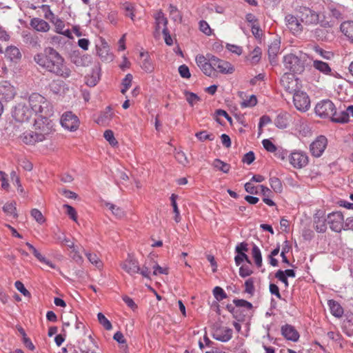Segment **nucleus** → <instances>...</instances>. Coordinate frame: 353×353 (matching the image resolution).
<instances>
[{"label": "nucleus", "instance_id": "nucleus-14", "mask_svg": "<svg viewBox=\"0 0 353 353\" xmlns=\"http://www.w3.org/2000/svg\"><path fill=\"white\" fill-rule=\"evenodd\" d=\"M212 65L214 72H218L223 74H232L234 71V67L229 62L220 59L213 55Z\"/></svg>", "mask_w": 353, "mask_h": 353}, {"label": "nucleus", "instance_id": "nucleus-38", "mask_svg": "<svg viewBox=\"0 0 353 353\" xmlns=\"http://www.w3.org/2000/svg\"><path fill=\"white\" fill-rule=\"evenodd\" d=\"M326 223L327 219L323 217H316L314 218V228L319 232H323L326 230Z\"/></svg>", "mask_w": 353, "mask_h": 353}, {"label": "nucleus", "instance_id": "nucleus-31", "mask_svg": "<svg viewBox=\"0 0 353 353\" xmlns=\"http://www.w3.org/2000/svg\"><path fill=\"white\" fill-rule=\"evenodd\" d=\"M54 25L55 27L56 32L66 36L68 37H70L71 32L69 29L65 28V23L62 20L57 19L54 21Z\"/></svg>", "mask_w": 353, "mask_h": 353}, {"label": "nucleus", "instance_id": "nucleus-64", "mask_svg": "<svg viewBox=\"0 0 353 353\" xmlns=\"http://www.w3.org/2000/svg\"><path fill=\"white\" fill-rule=\"evenodd\" d=\"M259 187H255L254 184L250 181L248 182L245 184V190L247 192L252 194H256L259 193Z\"/></svg>", "mask_w": 353, "mask_h": 353}, {"label": "nucleus", "instance_id": "nucleus-26", "mask_svg": "<svg viewBox=\"0 0 353 353\" xmlns=\"http://www.w3.org/2000/svg\"><path fill=\"white\" fill-rule=\"evenodd\" d=\"M280 50V42L278 41H274L268 46V57L271 63L275 62L276 57L279 53Z\"/></svg>", "mask_w": 353, "mask_h": 353}, {"label": "nucleus", "instance_id": "nucleus-19", "mask_svg": "<svg viewBox=\"0 0 353 353\" xmlns=\"http://www.w3.org/2000/svg\"><path fill=\"white\" fill-rule=\"evenodd\" d=\"M285 21L286 26L293 34H299L303 31V26L295 16L288 14L285 16Z\"/></svg>", "mask_w": 353, "mask_h": 353}, {"label": "nucleus", "instance_id": "nucleus-34", "mask_svg": "<svg viewBox=\"0 0 353 353\" xmlns=\"http://www.w3.org/2000/svg\"><path fill=\"white\" fill-rule=\"evenodd\" d=\"M3 212L8 216L16 218L17 216L16 203L14 202H8L3 207Z\"/></svg>", "mask_w": 353, "mask_h": 353}, {"label": "nucleus", "instance_id": "nucleus-27", "mask_svg": "<svg viewBox=\"0 0 353 353\" xmlns=\"http://www.w3.org/2000/svg\"><path fill=\"white\" fill-rule=\"evenodd\" d=\"M290 115L287 112L280 113L274 121L275 125L280 129H285L288 127Z\"/></svg>", "mask_w": 353, "mask_h": 353}, {"label": "nucleus", "instance_id": "nucleus-3", "mask_svg": "<svg viewBox=\"0 0 353 353\" xmlns=\"http://www.w3.org/2000/svg\"><path fill=\"white\" fill-rule=\"evenodd\" d=\"M31 109V112L37 119L35 120L43 119L48 120V117L53 114V108L51 103L43 95L34 92L32 93L27 102Z\"/></svg>", "mask_w": 353, "mask_h": 353}, {"label": "nucleus", "instance_id": "nucleus-15", "mask_svg": "<svg viewBox=\"0 0 353 353\" xmlns=\"http://www.w3.org/2000/svg\"><path fill=\"white\" fill-rule=\"evenodd\" d=\"M120 265L125 272L131 276L139 273L140 271L138 261L130 255L121 263Z\"/></svg>", "mask_w": 353, "mask_h": 353}, {"label": "nucleus", "instance_id": "nucleus-21", "mask_svg": "<svg viewBox=\"0 0 353 353\" xmlns=\"http://www.w3.org/2000/svg\"><path fill=\"white\" fill-rule=\"evenodd\" d=\"M282 335L287 339L292 341H297L299 338V334L296 329L288 324L281 327Z\"/></svg>", "mask_w": 353, "mask_h": 353}, {"label": "nucleus", "instance_id": "nucleus-55", "mask_svg": "<svg viewBox=\"0 0 353 353\" xmlns=\"http://www.w3.org/2000/svg\"><path fill=\"white\" fill-rule=\"evenodd\" d=\"M125 17H130L132 21H134V6L128 3L123 5Z\"/></svg>", "mask_w": 353, "mask_h": 353}, {"label": "nucleus", "instance_id": "nucleus-10", "mask_svg": "<svg viewBox=\"0 0 353 353\" xmlns=\"http://www.w3.org/2000/svg\"><path fill=\"white\" fill-rule=\"evenodd\" d=\"M61 126L70 132L76 131L80 124V121L77 116L72 112H64L61 117Z\"/></svg>", "mask_w": 353, "mask_h": 353}, {"label": "nucleus", "instance_id": "nucleus-17", "mask_svg": "<svg viewBox=\"0 0 353 353\" xmlns=\"http://www.w3.org/2000/svg\"><path fill=\"white\" fill-rule=\"evenodd\" d=\"M213 337L217 341L227 342L232 337V330L225 326L216 327L214 330Z\"/></svg>", "mask_w": 353, "mask_h": 353}, {"label": "nucleus", "instance_id": "nucleus-56", "mask_svg": "<svg viewBox=\"0 0 353 353\" xmlns=\"http://www.w3.org/2000/svg\"><path fill=\"white\" fill-rule=\"evenodd\" d=\"M233 303L238 307H245L248 310H251L252 307V303L244 299H234Z\"/></svg>", "mask_w": 353, "mask_h": 353}, {"label": "nucleus", "instance_id": "nucleus-22", "mask_svg": "<svg viewBox=\"0 0 353 353\" xmlns=\"http://www.w3.org/2000/svg\"><path fill=\"white\" fill-rule=\"evenodd\" d=\"M5 57L10 61L17 63L21 59V53L17 47L10 46L6 48L5 50Z\"/></svg>", "mask_w": 353, "mask_h": 353}, {"label": "nucleus", "instance_id": "nucleus-53", "mask_svg": "<svg viewBox=\"0 0 353 353\" xmlns=\"http://www.w3.org/2000/svg\"><path fill=\"white\" fill-rule=\"evenodd\" d=\"M213 294L214 298L219 301H222L227 297V294L225 291L219 286H216L214 288Z\"/></svg>", "mask_w": 353, "mask_h": 353}, {"label": "nucleus", "instance_id": "nucleus-40", "mask_svg": "<svg viewBox=\"0 0 353 353\" xmlns=\"http://www.w3.org/2000/svg\"><path fill=\"white\" fill-rule=\"evenodd\" d=\"M313 66L318 70L324 72L325 74L329 73L331 71V69L328 64L325 62L315 60L313 62Z\"/></svg>", "mask_w": 353, "mask_h": 353}, {"label": "nucleus", "instance_id": "nucleus-57", "mask_svg": "<svg viewBox=\"0 0 353 353\" xmlns=\"http://www.w3.org/2000/svg\"><path fill=\"white\" fill-rule=\"evenodd\" d=\"M175 158L176 161L183 165H186L189 163L185 154L182 151L176 152L175 153Z\"/></svg>", "mask_w": 353, "mask_h": 353}, {"label": "nucleus", "instance_id": "nucleus-5", "mask_svg": "<svg viewBox=\"0 0 353 353\" xmlns=\"http://www.w3.org/2000/svg\"><path fill=\"white\" fill-rule=\"evenodd\" d=\"M302 56L288 54L283 57V63L286 70L296 74L302 73L305 70V60Z\"/></svg>", "mask_w": 353, "mask_h": 353}, {"label": "nucleus", "instance_id": "nucleus-37", "mask_svg": "<svg viewBox=\"0 0 353 353\" xmlns=\"http://www.w3.org/2000/svg\"><path fill=\"white\" fill-rule=\"evenodd\" d=\"M212 165L216 170H219L224 173H228L230 169V165L228 163H225L219 159H216L213 161Z\"/></svg>", "mask_w": 353, "mask_h": 353}, {"label": "nucleus", "instance_id": "nucleus-9", "mask_svg": "<svg viewBox=\"0 0 353 353\" xmlns=\"http://www.w3.org/2000/svg\"><path fill=\"white\" fill-rule=\"evenodd\" d=\"M295 108L301 112H306L310 108V99L307 94L303 91H295L293 96Z\"/></svg>", "mask_w": 353, "mask_h": 353}, {"label": "nucleus", "instance_id": "nucleus-25", "mask_svg": "<svg viewBox=\"0 0 353 353\" xmlns=\"http://www.w3.org/2000/svg\"><path fill=\"white\" fill-rule=\"evenodd\" d=\"M30 26L38 32H46L50 30L48 23L39 18H33L30 21Z\"/></svg>", "mask_w": 353, "mask_h": 353}, {"label": "nucleus", "instance_id": "nucleus-58", "mask_svg": "<svg viewBox=\"0 0 353 353\" xmlns=\"http://www.w3.org/2000/svg\"><path fill=\"white\" fill-rule=\"evenodd\" d=\"M262 144L264 148L269 152L273 153L276 150L277 147L270 139H263Z\"/></svg>", "mask_w": 353, "mask_h": 353}, {"label": "nucleus", "instance_id": "nucleus-32", "mask_svg": "<svg viewBox=\"0 0 353 353\" xmlns=\"http://www.w3.org/2000/svg\"><path fill=\"white\" fill-rule=\"evenodd\" d=\"M331 119L332 121L336 123H347L350 119L349 113H347V112L345 111H341L339 113H337L336 110H334V114L332 116Z\"/></svg>", "mask_w": 353, "mask_h": 353}, {"label": "nucleus", "instance_id": "nucleus-29", "mask_svg": "<svg viewBox=\"0 0 353 353\" xmlns=\"http://www.w3.org/2000/svg\"><path fill=\"white\" fill-rule=\"evenodd\" d=\"M327 305L330 307L331 313L337 317H340L343 314V310L341 305L334 300H329Z\"/></svg>", "mask_w": 353, "mask_h": 353}, {"label": "nucleus", "instance_id": "nucleus-24", "mask_svg": "<svg viewBox=\"0 0 353 353\" xmlns=\"http://www.w3.org/2000/svg\"><path fill=\"white\" fill-rule=\"evenodd\" d=\"M26 245L29 250L32 252L34 256L42 263H44L51 268L52 269H57V266L52 261L44 257L32 244L27 242Z\"/></svg>", "mask_w": 353, "mask_h": 353}, {"label": "nucleus", "instance_id": "nucleus-36", "mask_svg": "<svg viewBox=\"0 0 353 353\" xmlns=\"http://www.w3.org/2000/svg\"><path fill=\"white\" fill-rule=\"evenodd\" d=\"M168 11L172 20L180 23L182 21V14L175 6L170 4L168 8Z\"/></svg>", "mask_w": 353, "mask_h": 353}, {"label": "nucleus", "instance_id": "nucleus-8", "mask_svg": "<svg viewBox=\"0 0 353 353\" xmlns=\"http://www.w3.org/2000/svg\"><path fill=\"white\" fill-rule=\"evenodd\" d=\"M34 116L28 103L24 104L19 103L15 106L12 112V117L19 122L28 121Z\"/></svg>", "mask_w": 353, "mask_h": 353}, {"label": "nucleus", "instance_id": "nucleus-23", "mask_svg": "<svg viewBox=\"0 0 353 353\" xmlns=\"http://www.w3.org/2000/svg\"><path fill=\"white\" fill-rule=\"evenodd\" d=\"M155 19V28L157 32L160 30L163 31L164 29H168V19L162 11L159 10L154 14Z\"/></svg>", "mask_w": 353, "mask_h": 353}, {"label": "nucleus", "instance_id": "nucleus-6", "mask_svg": "<svg viewBox=\"0 0 353 353\" xmlns=\"http://www.w3.org/2000/svg\"><path fill=\"white\" fill-rule=\"evenodd\" d=\"M290 164L295 169H302L309 163L307 154L301 150H294L288 156Z\"/></svg>", "mask_w": 353, "mask_h": 353}, {"label": "nucleus", "instance_id": "nucleus-30", "mask_svg": "<svg viewBox=\"0 0 353 353\" xmlns=\"http://www.w3.org/2000/svg\"><path fill=\"white\" fill-rule=\"evenodd\" d=\"M140 55L141 57L145 56L141 65V68L148 73L152 72L154 70V66L148 53L141 52Z\"/></svg>", "mask_w": 353, "mask_h": 353}, {"label": "nucleus", "instance_id": "nucleus-20", "mask_svg": "<svg viewBox=\"0 0 353 353\" xmlns=\"http://www.w3.org/2000/svg\"><path fill=\"white\" fill-rule=\"evenodd\" d=\"M281 83L289 92L296 91L295 86L296 85V80L294 79L293 74L285 73L281 79Z\"/></svg>", "mask_w": 353, "mask_h": 353}, {"label": "nucleus", "instance_id": "nucleus-60", "mask_svg": "<svg viewBox=\"0 0 353 353\" xmlns=\"http://www.w3.org/2000/svg\"><path fill=\"white\" fill-rule=\"evenodd\" d=\"M14 286L15 288L17 289V290H19L23 295H24L25 296H30V293L29 292V291L25 288L24 285L23 284L22 282H21L20 281H17L15 283H14Z\"/></svg>", "mask_w": 353, "mask_h": 353}, {"label": "nucleus", "instance_id": "nucleus-54", "mask_svg": "<svg viewBox=\"0 0 353 353\" xmlns=\"http://www.w3.org/2000/svg\"><path fill=\"white\" fill-rule=\"evenodd\" d=\"M63 208L66 209V214L72 219L74 221H77V213L76 210L70 205L64 204Z\"/></svg>", "mask_w": 353, "mask_h": 353}, {"label": "nucleus", "instance_id": "nucleus-39", "mask_svg": "<svg viewBox=\"0 0 353 353\" xmlns=\"http://www.w3.org/2000/svg\"><path fill=\"white\" fill-rule=\"evenodd\" d=\"M257 103V99L256 97L254 94L249 96L248 99H243L240 103V106L241 108H252L256 105Z\"/></svg>", "mask_w": 353, "mask_h": 353}, {"label": "nucleus", "instance_id": "nucleus-50", "mask_svg": "<svg viewBox=\"0 0 353 353\" xmlns=\"http://www.w3.org/2000/svg\"><path fill=\"white\" fill-rule=\"evenodd\" d=\"M30 214L33 219L39 224L43 223L46 221L41 212L37 209H32L30 212Z\"/></svg>", "mask_w": 353, "mask_h": 353}, {"label": "nucleus", "instance_id": "nucleus-52", "mask_svg": "<svg viewBox=\"0 0 353 353\" xmlns=\"http://www.w3.org/2000/svg\"><path fill=\"white\" fill-rule=\"evenodd\" d=\"M196 137L201 141H205L206 140L213 141L214 136L213 134H208L206 131H201L196 132L195 134Z\"/></svg>", "mask_w": 353, "mask_h": 353}, {"label": "nucleus", "instance_id": "nucleus-62", "mask_svg": "<svg viewBox=\"0 0 353 353\" xmlns=\"http://www.w3.org/2000/svg\"><path fill=\"white\" fill-rule=\"evenodd\" d=\"M179 72L183 78L189 79L191 77L189 68L185 64L179 67Z\"/></svg>", "mask_w": 353, "mask_h": 353}, {"label": "nucleus", "instance_id": "nucleus-51", "mask_svg": "<svg viewBox=\"0 0 353 353\" xmlns=\"http://www.w3.org/2000/svg\"><path fill=\"white\" fill-rule=\"evenodd\" d=\"M261 50L260 48H255L250 54V60L252 63H256L261 59Z\"/></svg>", "mask_w": 353, "mask_h": 353}, {"label": "nucleus", "instance_id": "nucleus-46", "mask_svg": "<svg viewBox=\"0 0 353 353\" xmlns=\"http://www.w3.org/2000/svg\"><path fill=\"white\" fill-rule=\"evenodd\" d=\"M114 116V112H112V108L108 106L106 108L105 111L103 112V114L101 115V117L99 118V121H101L102 123H105L108 121H110Z\"/></svg>", "mask_w": 353, "mask_h": 353}, {"label": "nucleus", "instance_id": "nucleus-4", "mask_svg": "<svg viewBox=\"0 0 353 353\" xmlns=\"http://www.w3.org/2000/svg\"><path fill=\"white\" fill-rule=\"evenodd\" d=\"M298 17L301 23L305 26H316L320 23L321 26L327 28L332 26L331 21L321 19V14L307 7H301Z\"/></svg>", "mask_w": 353, "mask_h": 353}, {"label": "nucleus", "instance_id": "nucleus-44", "mask_svg": "<svg viewBox=\"0 0 353 353\" xmlns=\"http://www.w3.org/2000/svg\"><path fill=\"white\" fill-rule=\"evenodd\" d=\"M62 243L67 245L68 248L72 249V252L74 253L72 257L74 259H81V256L79 254V252L72 241H71L69 239L64 237Z\"/></svg>", "mask_w": 353, "mask_h": 353}, {"label": "nucleus", "instance_id": "nucleus-33", "mask_svg": "<svg viewBox=\"0 0 353 353\" xmlns=\"http://www.w3.org/2000/svg\"><path fill=\"white\" fill-rule=\"evenodd\" d=\"M178 198V195L175 194H172L170 196L171 205L173 208V212L174 213V221L176 223H179L181 221V217L180 215V212L176 203V199Z\"/></svg>", "mask_w": 353, "mask_h": 353}, {"label": "nucleus", "instance_id": "nucleus-13", "mask_svg": "<svg viewBox=\"0 0 353 353\" xmlns=\"http://www.w3.org/2000/svg\"><path fill=\"white\" fill-rule=\"evenodd\" d=\"M327 141L325 137H318L310 145V152L315 157H319L322 155L326 148Z\"/></svg>", "mask_w": 353, "mask_h": 353}, {"label": "nucleus", "instance_id": "nucleus-48", "mask_svg": "<svg viewBox=\"0 0 353 353\" xmlns=\"http://www.w3.org/2000/svg\"><path fill=\"white\" fill-rule=\"evenodd\" d=\"M103 137L107 141L109 142V143L112 146H116L118 144V141L114 137V133L110 130H107L104 132Z\"/></svg>", "mask_w": 353, "mask_h": 353}, {"label": "nucleus", "instance_id": "nucleus-45", "mask_svg": "<svg viewBox=\"0 0 353 353\" xmlns=\"http://www.w3.org/2000/svg\"><path fill=\"white\" fill-rule=\"evenodd\" d=\"M184 95L186 101L192 107L200 100V98L193 92L185 91Z\"/></svg>", "mask_w": 353, "mask_h": 353}, {"label": "nucleus", "instance_id": "nucleus-41", "mask_svg": "<svg viewBox=\"0 0 353 353\" xmlns=\"http://www.w3.org/2000/svg\"><path fill=\"white\" fill-rule=\"evenodd\" d=\"M133 77L131 74H127L125 77V78L122 81V85L123 88L121 90V92L123 94H125L126 92L128 90V89L132 85V81Z\"/></svg>", "mask_w": 353, "mask_h": 353}, {"label": "nucleus", "instance_id": "nucleus-63", "mask_svg": "<svg viewBox=\"0 0 353 353\" xmlns=\"http://www.w3.org/2000/svg\"><path fill=\"white\" fill-rule=\"evenodd\" d=\"M168 273H169L168 268L166 267H161L159 265H155L153 267V274L154 275L168 274Z\"/></svg>", "mask_w": 353, "mask_h": 353}, {"label": "nucleus", "instance_id": "nucleus-61", "mask_svg": "<svg viewBox=\"0 0 353 353\" xmlns=\"http://www.w3.org/2000/svg\"><path fill=\"white\" fill-rule=\"evenodd\" d=\"M199 29L206 35L209 36L212 34V29L205 21L202 20L199 22Z\"/></svg>", "mask_w": 353, "mask_h": 353}, {"label": "nucleus", "instance_id": "nucleus-35", "mask_svg": "<svg viewBox=\"0 0 353 353\" xmlns=\"http://www.w3.org/2000/svg\"><path fill=\"white\" fill-rule=\"evenodd\" d=\"M252 256L254 259V263L258 268L262 266V256L259 247L254 245L252 249Z\"/></svg>", "mask_w": 353, "mask_h": 353}, {"label": "nucleus", "instance_id": "nucleus-11", "mask_svg": "<svg viewBox=\"0 0 353 353\" xmlns=\"http://www.w3.org/2000/svg\"><path fill=\"white\" fill-rule=\"evenodd\" d=\"M334 110L335 106L330 100L322 101L315 107L316 114L321 118H331Z\"/></svg>", "mask_w": 353, "mask_h": 353}, {"label": "nucleus", "instance_id": "nucleus-49", "mask_svg": "<svg viewBox=\"0 0 353 353\" xmlns=\"http://www.w3.org/2000/svg\"><path fill=\"white\" fill-rule=\"evenodd\" d=\"M89 261L94 265L97 268H100L102 267V262L97 256L96 254L94 253H86L85 254Z\"/></svg>", "mask_w": 353, "mask_h": 353}, {"label": "nucleus", "instance_id": "nucleus-59", "mask_svg": "<svg viewBox=\"0 0 353 353\" xmlns=\"http://www.w3.org/2000/svg\"><path fill=\"white\" fill-rule=\"evenodd\" d=\"M254 279L252 278H250L245 282V292L250 294H253L254 292Z\"/></svg>", "mask_w": 353, "mask_h": 353}, {"label": "nucleus", "instance_id": "nucleus-16", "mask_svg": "<svg viewBox=\"0 0 353 353\" xmlns=\"http://www.w3.org/2000/svg\"><path fill=\"white\" fill-rule=\"evenodd\" d=\"M97 52L103 61H112L113 55L110 52V47L104 39L100 38L99 43L96 45Z\"/></svg>", "mask_w": 353, "mask_h": 353}, {"label": "nucleus", "instance_id": "nucleus-43", "mask_svg": "<svg viewBox=\"0 0 353 353\" xmlns=\"http://www.w3.org/2000/svg\"><path fill=\"white\" fill-rule=\"evenodd\" d=\"M270 185L276 192H281L283 190V185L281 180L277 177H272L270 179Z\"/></svg>", "mask_w": 353, "mask_h": 353}, {"label": "nucleus", "instance_id": "nucleus-18", "mask_svg": "<svg viewBox=\"0 0 353 353\" xmlns=\"http://www.w3.org/2000/svg\"><path fill=\"white\" fill-rule=\"evenodd\" d=\"M16 94L13 85L8 81L0 82V96L6 101L12 99Z\"/></svg>", "mask_w": 353, "mask_h": 353}, {"label": "nucleus", "instance_id": "nucleus-28", "mask_svg": "<svg viewBox=\"0 0 353 353\" xmlns=\"http://www.w3.org/2000/svg\"><path fill=\"white\" fill-rule=\"evenodd\" d=\"M341 30L351 41L353 42V21H345L341 25Z\"/></svg>", "mask_w": 353, "mask_h": 353}, {"label": "nucleus", "instance_id": "nucleus-47", "mask_svg": "<svg viewBox=\"0 0 353 353\" xmlns=\"http://www.w3.org/2000/svg\"><path fill=\"white\" fill-rule=\"evenodd\" d=\"M97 319L101 325L107 330H110L112 328V325L110 321L104 316L103 314L99 312L97 314Z\"/></svg>", "mask_w": 353, "mask_h": 353}, {"label": "nucleus", "instance_id": "nucleus-7", "mask_svg": "<svg viewBox=\"0 0 353 353\" xmlns=\"http://www.w3.org/2000/svg\"><path fill=\"white\" fill-rule=\"evenodd\" d=\"M212 59L213 55L211 54H207L206 56L199 54L195 59L197 65L208 77L214 75Z\"/></svg>", "mask_w": 353, "mask_h": 353}, {"label": "nucleus", "instance_id": "nucleus-1", "mask_svg": "<svg viewBox=\"0 0 353 353\" xmlns=\"http://www.w3.org/2000/svg\"><path fill=\"white\" fill-rule=\"evenodd\" d=\"M34 59L39 65L57 76L67 79L71 75L72 71L63 58L52 48L46 50L45 54L35 55Z\"/></svg>", "mask_w": 353, "mask_h": 353}, {"label": "nucleus", "instance_id": "nucleus-42", "mask_svg": "<svg viewBox=\"0 0 353 353\" xmlns=\"http://www.w3.org/2000/svg\"><path fill=\"white\" fill-rule=\"evenodd\" d=\"M106 206L112 212V214L117 218L121 219L124 216L125 212L121 208L112 204V203H107Z\"/></svg>", "mask_w": 353, "mask_h": 353}, {"label": "nucleus", "instance_id": "nucleus-2", "mask_svg": "<svg viewBox=\"0 0 353 353\" xmlns=\"http://www.w3.org/2000/svg\"><path fill=\"white\" fill-rule=\"evenodd\" d=\"M51 128L50 122L48 120H35L34 130L23 132L20 136V139L26 145H34L46 139V136L50 134L52 131Z\"/></svg>", "mask_w": 353, "mask_h": 353}, {"label": "nucleus", "instance_id": "nucleus-12", "mask_svg": "<svg viewBox=\"0 0 353 353\" xmlns=\"http://www.w3.org/2000/svg\"><path fill=\"white\" fill-rule=\"evenodd\" d=\"M327 223L332 230L340 232L343 228L344 217L341 212L330 213L327 217Z\"/></svg>", "mask_w": 353, "mask_h": 353}]
</instances>
